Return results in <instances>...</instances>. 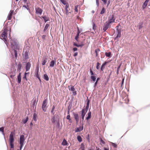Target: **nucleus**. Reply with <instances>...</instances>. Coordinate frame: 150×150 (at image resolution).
<instances>
[{"instance_id":"obj_62","label":"nucleus","mask_w":150,"mask_h":150,"mask_svg":"<svg viewBox=\"0 0 150 150\" xmlns=\"http://www.w3.org/2000/svg\"><path fill=\"white\" fill-rule=\"evenodd\" d=\"M56 126L58 128H59L60 126V123L59 120H58L57 122Z\"/></svg>"},{"instance_id":"obj_32","label":"nucleus","mask_w":150,"mask_h":150,"mask_svg":"<svg viewBox=\"0 0 150 150\" xmlns=\"http://www.w3.org/2000/svg\"><path fill=\"white\" fill-rule=\"evenodd\" d=\"M2 37H7V34L6 31H4L3 32L1 35Z\"/></svg>"},{"instance_id":"obj_63","label":"nucleus","mask_w":150,"mask_h":150,"mask_svg":"<svg viewBox=\"0 0 150 150\" xmlns=\"http://www.w3.org/2000/svg\"><path fill=\"white\" fill-rule=\"evenodd\" d=\"M4 127H0V131L1 132H2L3 131H4Z\"/></svg>"},{"instance_id":"obj_23","label":"nucleus","mask_w":150,"mask_h":150,"mask_svg":"<svg viewBox=\"0 0 150 150\" xmlns=\"http://www.w3.org/2000/svg\"><path fill=\"white\" fill-rule=\"evenodd\" d=\"M91 112L90 111H89L88 112V113L87 116L86 117V119L87 120H88L91 117Z\"/></svg>"},{"instance_id":"obj_41","label":"nucleus","mask_w":150,"mask_h":150,"mask_svg":"<svg viewBox=\"0 0 150 150\" xmlns=\"http://www.w3.org/2000/svg\"><path fill=\"white\" fill-rule=\"evenodd\" d=\"M100 51V50L98 48L97 49H96L95 50V53L96 54V57H97L98 56V52H99Z\"/></svg>"},{"instance_id":"obj_47","label":"nucleus","mask_w":150,"mask_h":150,"mask_svg":"<svg viewBox=\"0 0 150 150\" xmlns=\"http://www.w3.org/2000/svg\"><path fill=\"white\" fill-rule=\"evenodd\" d=\"M90 74L91 76H94V75H96V74H94L93 73V71H92V70L91 68L90 69Z\"/></svg>"},{"instance_id":"obj_45","label":"nucleus","mask_w":150,"mask_h":150,"mask_svg":"<svg viewBox=\"0 0 150 150\" xmlns=\"http://www.w3.org/2000/svg\"><path fill=\"white\" fill-rule=\"evenodd\" d=\"M73 45L74 46H76L77 47H81V45L80 44L78 45L75 42H74L73 43Z\"/></svg>"},{"instance_id":"obj_20","label":"nucleus","mask_w":150,"mask_h":150,"mask_svg":"<svg viewBox=\"0 0 150 150\" xmlns=\"http://www.w3.org/2000/svg\"><path fill=\"white\" fill-rule=\"evenodd\" d=\"M13 12L14 11L13 10L10 11V13L8 17V20H10L12 18V16L13 13Z\"/></svg>"},{"instance_id":"obj_30","label":"nucleus","mask_w":150,"mask_h":150,"mask_svg":"<svg viewBox=\"0 0 150 150\" xmlns=\"http://www.w3.org/2000/svg\"><path fill=\"white\" fill-rule=\"evenodd\" d=\"M37 115L35 113L33 115V120L35 122L37 121Z\"/></svg>"},{"instance_id":"obj_51","label":"nucleus","mask_w":150,"mask_h":150,"mask_svg":"<svg viewBox=\"0 0 150 150\" xmlns=\"http://www.w3.org/2000/svg\"><path fill=\"white\" fill-rule=\"evenodd\" d=\"M16 70L13 71L11 72L10 74H12V75H13L15 76L16 75Z\"/></svg>"},{"instance_id":"obj_53","label":"nucleus","mask_w":150,"mask_h":150,"mask_svg":"<svg viewBox=\"0 0 150 150\" xmlns=\"http://www.w3.org/2000/svg\"><path fill=\"white\" fill-rule=\"evenodd\" d=\"M80 33V31L79 30V28L78 27H77V33L76 34V35L79 36Z\"/></svg>"},{"instance_id":"obj_16","label":"nucleus","mask_w":150,"mask_h":150,"mask_svg":"<svg viewBox=\"0 0 150 150\" xmlns=\"http://www.w3.org/2000/svg\"><path fill=\"white\" fill-rule=\"evenodd\" d=\"M23 2L24 3H26V4L27 5V6H26L25 5H24L23 6V7L25 8L28 10V11H30V9H29V8L28 7V3H26L27 1V0H23Z\"/></svg>"},{"instance_id":"obj_8","label":"nucleus","mask_w":150,"mask_h":150,"mask_svg":"<svg viewBox=\"0 0 150 150\" xmlns=\"http://www.w3.org/2000/svg\"><path fill=\"white\" fill-rule=\"evenodd\" d=\"M25 140L24 136L23 134H22L20 136L19 143L24 144Z\"/></svg>"},{"instance_id":"obj_31","label":"nucleus","mask_w":150,"mask_h":150,"mask_svg":"<svg viewBox=\"0 0 150 150\" xmlns=\"http://www.w3.org/2000/svg\"><path fill=\"white\" fill-rule=\"evenodd\" d=\"M91 79L93 82H95L96 79V77L95 75L91 76Z\"/></svg>"},{"instance_id":"obj_43","label":"nucleus","mask_w":150,"mask_h":150,"mask_svg":"<svg viewBox=\"0 0 150 150\" xmlns=\"http://www.w3.org/2000/svg\"><path fill=\"white\" fill-rule=\"evenodd\" d=\"M60 1L64 5H66V6H67V5L68 4V3H67L64 0H60Z\"/></svg>"},{"instance_id":"obj_5","label":"nucleus","mask_w":150,"mask_h":150,"mask_svg":"<svg viewBox=\"0 0 150 150\" xmlns=\"http://www.w3.org/2000/svg\"><path fill=\"white\" fill-rule=\"evenodd\" d=\"M14 133L11 132L9 135V142H14Z\"/></svg>"},{"instance_id":"obj_35","label":"nucleus","mask_w":150,"mask_h":150,"mask_svg":"<svg viewBox=\"0 0 150 150\" xmlns=\"http://www.w3.org/2000/svg\"><path fill=\"white\" fill-rule=\"evenodd\" d=\"M49 26L50 25L48 24L47 23L46 24L43 30L44 32H45L46 30Z\"/></svg>"},{"instance_id":"obj_49","label":"nucleus","mask_w":150,"mask_h":150,"mask_svg":"<svg viewBox=\"0 0 150 150\" xmlns=\"http://www.w3.org/2000/svg\"><path fill=\"white\" fill-rule=\"evenodd\" d=\"M121 36V33H117V35L116 38H115L114 40H116V39L118 38H120Z\"/></svg>"},{"instance_id":"obj_13","label":"nucleus","mask_w":150,"mask_h":150,"mask_svg":"<svg viewBox=\"0 0 150 150\" xmlns=\"http://www.w3.org/2000/svg\"><path fill=\"white\" fill-rule=\"evenodd\" d=\"M81 119L82 120V121H83L84 119V117L86 114V112H84V109H82V110L81 111Z\"/></svg>"},{"instance_id":"obj_7","label":"nucleus","mask_w":150,"mask_h":150,"mask_svg":"<svg viewBox=\"0 0 150 150\" xmlns=\"http://www.w3.org/2000/svg\"><path fill=\"white\" fill-rule=\"evenodd\" d=\"M36 13L37 14H39L41 15L42 12V9L39 7L37 8H35Z\"/></svg>"},{"instance_id":"obj_10","label":"nucleus","mask_w":150,"mask_h":150,"mask_svg":"<svg viewBox=\"0 0 150 150\" xmlns=\"http://www.w3.org/2000/svg\"><path fill=\"white\" fill-rule=\"evenodd\" d=\"M38 99V98H37ZM38 101V99L36 100V99H35L34 100L32 104V107L33 109L35 108V109L36 108V105L37 104V102Z\"/></svg>"},{"instance_id":"obj_56","label":"nucleus","mask_w":150,"mask_h":150,"mask_svg":"<svg viewBox=\"0 0 150 150\" xmlns=\"http://www.w3.org/2000/svg\"><path fill=\"white\" fill-rule=\"evenodd\" d=\"M67 120H69V122H70V121H71V118H70V116L69 115V114H68V115L67 116Z\"/></svg>"},{"instance_id":"obj_42","label":"nucleus","mask_w":150,"mask_h":150,"mask_svg":"<svg viewBox=\"0 0 150 150\" xmlns=\"http://www.w3.org/2000/svg\"><path fill=\"white\" fill-rule=\"evenodd\" d=\"M105 12V9L104 7H103L101 10V11L100 12V14H103Z\"/></svg>"},{"instance_id":"obj_38","label":"nucleus","mask_w":150,"mask_h":150,"mask_svg":"<svg viewBox=\"0 0 150 150\" xmlns=\"http://www.w3.org/2000/svg\"><path fill=\"white\" fill-rule=\"evenodd\" d=\"M80 149H81V150H85V146L84 144L83 143H82L80 146Z\"/></svg>"},{"instance_id":"obj_4","label":"nucleus","mask_w":150,"mask_h":150,"mask_svg":"<svg viewBox=\"0 0 150 150\" xmlns=\"http://www.w3.org/2000/svg\"><path fill=\"white\" fill-rule=\"evenodd\" d=\"M115 19V18L114 15H112L110 17L108 18V22L110 24L111 23L114 22Z\"/></svg>"},{"instance_id":"obj_57","label":"nucleus","mask_w":150,"mask_h":150,"mask_svg":"<svg viewBox=\"0 0 150 150\" xmlns=\"http://www.w3.org/2000/svg\"><path fill=\"white\" fill-rule=\"evenodd\" d=\"M100 65V63L99 62H98L97 63L96 66V68L97 69H99V66Z\"/></svg>"},{"instance_id":"obj_18","label":"nucleus","mask_w":150,"mask_h":150,"mask_svg":"<svg viewBox=\"0 0 150 150\" xmlns=\"http://www.w3.org/2000/svg\"><path fill=\"white\" fill-rule=\"evenodd\" d=\"M21 73L19 72V74L17 76V81L18 83H20L21 81Z\"/></svg>"},{"instance_id":"obj_9","label":"nucleus","mask_w":150,"mask_h":150,"mask_svg":"<svg viewBox=\"0 0 150 150\" xmlns=\"http://www.w3.org/2000/svg\"><path fill=\"white\" fill-rule=\"evenodd\" d=\"M73 114L76 122L78 123L79 120V115L78 114L74 112L73 113Z\"/></svg>"},{"instance_id":"obj_14","label":"nucleus","mask_w":150,"mask_h":150,"mask_svg":"<svg viewBox=\"0 0 150 150\" xmlns=\"http://www.w3.org/2000/svg\"><path fill=\"white\" fill-rule=\"evenodd\" d=\"M149 1V0H146L143 3V5L142 6V8L143 9L145 8L147 5V4Z\"/></svg>"},{"instance_id":"obj_15","label":"nucleus","mask_w":150,"mask_h":150,"mask_svg":"<svg viewBox=\"0 0 150 150\" xmlns=\"http://www.w3.org/2000/svg\"><path fill=\"white\" fill-rule=\"evenodd\" d=\"M56 64V60L55 58L54 60H52L50 63V67H53Z\"/></svg>"},{"instance_id":"obj_37","label":"nucleus","mask_w":150,"mask_h":150,"mask_svg":"<svg viewBox=\"0 0 150 150\" xmlns=\"http://www.w3.org/2000/svg\"><path fill=\"white\" fill-rule=\"evenodd\" d=\"M87 98L86 100V101L87 102L86 103V107H89V103H90V100L88 98V97H87Z\"/></svg>"},{"instance_id":"obj_46","label":"nucleus","mask_w":150,"mask_h":150,"mask_svg":"<svg viewBox=\"0 0 150 150\" xmlns=\"http://www.w3.org/2000/svg\"><path fill=\"white\" fill-rule=\"evenodd\" d=\"M10 144L11 148V149H13L14 147V142H10Z\"/></svg>"},{"instance_id":"obj_24","label":"nucleus","mask_w":150,"mask_h":150,"mask_svg":"<svg viewBox=\"0 0 150 150\" xmlns=\"http://www.w3.org/2000/svg\"><path fill=\"white\" fill-rule=\"evenodd\" d=\"M42 18L44 19L45 23L49 21V18L48 17H47L46 16H42Z\"/></svg>"},{"instance_id":"obj_48","label":"nucleus","mask_w":150,"mask_h":150,"mask_svg":"<svg viewBox=\"0 0 150 150\" xmlns=\"http://www.w3.org/2000/svg\"><path fill=\"white\" fill-rule=\"evenodd\" d=\"M96 29V25L94 23H93V29L95 30Z\"/></svg>"},{"instance_id":"obj_44","label":"nucleus","mask_w":150,"mask_h":150,"mask_svg":"<svg viewBox=\"0 0 150 150\" xmlns=\"http://www.w3.org/2000/svg\"><path fill=\"white\" fill-rule=\"evenodd\" d=\"M28 117H27L25 119L23 120V123L24 124L26 123L28 121Z\"/></svg>"},{"instance_id":"obj_29","label":"nucleus","mask_w":150,"mask_h":150,"mask_svg":"<svg viewBox=\"0 0 150 150\" xmlns=\"http://www.w3.org/2000/svg\"><path fill=\"white\" fill-rule=\"evenodd\" d=\"M43 78L46 81H48L49 80V77L46 74H45L44 75Z\"/></svg>"},{"instance_id":"obj_58","label":"nucleus","mask_w":150,"mask_h":150,"mask_svg":"<svg viewBox=\"0 0 150 150\" xmlns=\"http://www.w3.org/2000/svg\"><path fill=\"white\" fill-rule=\"evenodd\" d=\"M88 107H86L85 108H83L82 109H84V112H86V113L88 110Z\"/></svg>"},{"instance_id":"obj_52","label":"nucleus","mask_w":150,"mask_h":150,"mask_svg":"<svg viewBox=\"0 0 150 150\" xmlns=\"http://www.w3.org/2000/svg\"><path fill=\"white\" fill-rule=\"evenodd\" d=\"M69 90L72 91H75V88L74 86H71V87L69 88Z\"/></svg>"},{"instance_id":"obj_19","label":"nucleus","mask_w":150,"mask_h":150,"mask_svg":"<svg viewBox=\"0 0 150 150\" xmlns=\"http://www.w3.org/2000/svg\"><path fill=\"white\" fill-rule=\"evenodd\" d=\"M22 65L19 62L17 65V71H19V72L21 71V67H22Z\"/></svg>"},{"instance_id":"obj_55","label":"nucleus","mask_w":150,"mask_h":150,"mask_svg":"<svg viewBox=\"0 0 150 150\" xmlns=\"http://www.w3.org/2000/svg\"><path fill=\"white\" fill-rule=\"evenodd\" d=\"M55 108V106L54 105L52 107L51 111V112L52 113H53V114H54V110Z\"/></svg>"},{"instance_id":"obj_33","label":"nucleus","mask_w":150,"mask_h":150,"mask_svg":"<svg viewBox=\"0 0 150 150\" xmlns=\"http://www.w3.org/2000/svg\"><path fill=\"white\" fill-rule=\"evenodd\" d=\"M68 143L67 141L65 139H64L62 143V144L63 145L65 146Z\"/></svg>"},{"instance_id":"obj_40","label":"nucleus","mask_w":150,"mask_h":150,"mask_svg":"<svg viewBox=\"0 0 150 150\" xmlns=\"http://www.w3.org/2000/svg\"><path fill=\"white\" fill-rule=\"evenodd\" d=\"M51 120L53 123H54L56 121V118L54 116L52 117L51 119Z\"/></svg>"},{"instance_id":"obj_26","label":"nucleus","mask_w":150,"mask_h":150,"mask_svg":"<svg viewBox=\"0 0 150 150\" xmlns=\"http://www.w3.org/2000/svg\"><path fill=\"white\" fill-rule=\"evenodd\" d=\"M143 22H140L139 23V25L137 26L139 30L141 29L143 27Z\"/></svg>"},{"instance_id":"obj_28","label":"nucleus","mask_w":150,"mask_h":150,"mask_svg":"<svg viewBox=\"0 0 150 150\" xmlns=\"http://www.w3.org/2000/svg\"><path fill=\"white\" fill-rule=\"evenodd\" d=\"M116 31L117 32V33H121V28H119V26L117 25L116 27Z\"/></svg>"},{"instance_id":"obj_17","label":"nucleus","mask_w":150,"mask_h":150,"mask_svg":"<svg viewBox=\"0 0 150 150\" xmlns=\"http://www.w3.org/2000/svg\"><path fill=\"white\" fill-rule=\"evenodd\" d=\"M83 129V127L82 126H79V127H77L76 129L75 130V132H80L82 131Z\"/></svg>"},{"instance_id":"obj_6","label":"nucleus","mask_w":150,"mask_h":150,"mask_svg":"<svg viewBox=\"0 0 150 150\" xmlns=\"http://www.w3.org/2000/svg\"><path fill=\"white\" fill-rule=\"evenodd\" d=\"M110 24H109L108 22H106L104 25L103 27V30L104 32L106 31V30L108 29L109 27V26L110 25Z\"/></svg>"},{"instance_id":"obj_27","label":"nucleus","mask_w":150,"mask_h":150,"mask_svg":"<svg viewBox=\"0 0 150 150\" xmlns=\"http://www.w3.org/2000/svg\"><path fill=\"white\" fill-rule=\"evenodd\" d=\"M107 62H105L102 64L100 68V70L101 71H103L105 68V66Z\"/></svg>"},{"instance_id":"obj_34","label":"nucleus","mask_w":150,"mask_h":150,"mask_svg":"<svg viewBox=\"0 0 150 150\" xmlns=\"http://www.w3.org/2000/svg\"><path fill=\"white\" fill-rule=\"evenodd\" d=\"M105 55L107 57H110L111 56V52H106Z\"/></svg>"},{"instance_id":"obj_39","label":"nucleus","mask_w":150,"mask_h":150,"mask_svg":"<svg viewBox=\"0 0 150 150\" xmlns=\"http://www.w3.org/2000/svg\"><path fill=\"white\" fill-rule=\"evenodd\" d=\"M14 50V52L15 53V57L16 58H17L18 56L17 52L16 50L17 49H13Z\"/></svg>"},{"instance_id":"obj_3","label":"nucleus","mask_w":150,"mask_h":150,"mask_svg":"<svg viewBox=\"0 0 150 150\" xmlns=\"http://www.w3.org/2000/svg\"><path fill=\"white\" fill-rule=\"evenodd\" d=\"M39 67L37 66L36 69L35 70V75L36 76V77L38 78L40 81H41V80L40 77L39 75L38 72H39Z\"/></svg>"},{"instance_id":"obj_64","label":"nucleus","mask_w":150,"mask_h":150,"mask_svg":"<svg viewBox=\"0 0 150 150\" xmlns=\"http://www.w3.org/2000/svg\"><path fill=\"white\" fill-rule=\"evenodd\" d=\"M79 38V36H77L76 35L75 37V40H76V41H78Z\"/></svg>"},{"instance_id":"obj_12","label":"nucleus","mask_w":150,"mask_h":150,"mask_svg":"<svg viewBox=\"0 0 150 150\" xmlns=\"http://www.w3.org/2000/svg\"><path fill=\"white\" fill-rule=\"evenodd\" d=\"M31 66V65L29 62H28L26 64L25 69L26 71H28L29 70Z\"/></svg>"},{"instance_id":"obj_21","label":"nucleus","mask_w":150,"mask_h":150,"mask_svg":"<svg viewBox=\"0 0 150 150\" xmlns=\"http://www.w3.org/2000/svg\"><path fill=\"white\" fill-rule=\"evenodd\" d=\"M43 60L42 62V65H44L47 62V57H43Z\"/></svg>"},{"instance_id":"obj_60","label":"nucleus","mask_w":150,"mask_h":150,"mask_svg":"<svg viewBox=\"0 0 150 150\" xmlns=\"http://www.w3.org/2000/svg\"><path fill=\"white\" fill-rule=\"evenodd\" d=\"M96 4L97 6L98 7L99 6V0H96Z\"/></svg>"},{"instance_id":"obj_22","label":"nucleus","mask_w":150,"mask_h":150,"mask_svg":"<svg viewBox=\"0 0 150 150\" xmlns=\"http://www.w3.org/2000/svg\"><path fill=\"white\" fill-rule=\"evenodd\" d=\"M69 4H68L67 6H65L66 14V15H68L69 13H71L70 12H69V11L70 10V9L69 8V10H67V8H69Z\"/></svg>"},{"instance_id":"obj_36","label":"nucleus","mask_w":150,"mask_h":150,"mask_svg":"<svg viewBox=\"0 0 150 150\" xmlns=\"http://www.w3.org/2000/svg\"><path fill=\"white\" fill-rule=\"evenodd\" d=\"M77 139L78 141L79 142H81L82 141V138L80 135H78L77 136Z\"/></svg>"},{"instance_id":"obj_2","label":"nucleus","mask_w":150,"mask_h":150,"mask_svg":"<svg viewBox=\"0 0 150 150\" xmlns=\"http://www.w3.org/2000/svg\"><path fill=\"white\" fill-rule=\"evenodd\" d=\"M47 99H45L43 102L42 105V110L44 112L46 111V108L47 107Z\"/></svg>"},{"instance_id":"obj_54","label":"nucleus","mask_w":150,"mask_h":150,"mask_svg":"<svg viewBox=\"0 0 150 150\" xmlns=\"http://www.w3.org/2000/svg\"><path fill=\"white\" fill-rule=\"evenodd\" d=\"M111 144H112V145L114 147V148H116L117 147V145L114 143L113 142H111Z\"/></svg>"},{"instance_id":"obj_50","label":"nucleus","mask_w":150,"mask_h":150,"mask_svg":"<svg viewBox=\"0 0 150 150\" xmlns=\"http://www.w3.org/2000/svg\"><path fill=\"white\" fill-rule=\"evenodd\" d=\"M20 146L19 147V149H18V150H21L24 144L23 143H20Z\"/></svg>"},{"instance_id":"obj_11","label":"nucleus","mask_w":150,"mask_h":150,"mask_svg":"<svg viewBox=\"0 0 150 150\" xmlns=\"http://www.w3.org/2000/svg\"><path fill=\"white\" fill-rule=\"evenodd\" d=\"M23 57L25 59L29 58V56L28 55V52L27 51H25L23 53Z\"/></svg>"},{"instance_id":"obj_25","label":"nucleus","mask_w":150,"mask_h":150,"mask_svg":"<svg viewBox=\"0 0 150 150\" xmlns=\"http://www.w3.org/2000/svg\"><path fill=\"white\" fill-rule=\"evenodd\" d=\"M100 79V78L99 77H98L97 78L96 82L94 84V85L93 86V87L95 89L96 86H97V84H98V81Z\"/></svg>"},{"instance_id":"obj_59","label":"nucleus","mask_w":150,"mask_h":150,"mask_svg":"<svg viewBox=\"0 0 150 150\" xmlns=\"http://www.w3.org/2000/svg\"><path fill=\"white\" fill-rule=\"evenodd\" d=\"M78 6H79L77 5L75 7V11L76 12H77L78 11Z\"/></svg>"},{"instance_id":"obj_61","label":"nucleus","mask_w":150,"mask_h":150,"mask_svg":"<svg viewBox=\"0 0 150 150\" xmlns=\"http://www.w3.org/2000/svg\"><path fill=\"white\" fill-rule=\"evenodd\" d=\"M71 109V107L69 106H68V110H67V114H69V111H70Z\"/></svg>"},{"instance_id":"obj_1","label":"nucleus","mask_w":150,"mask_h":150,"mask_svg":"<svg viewBox=\"0 0 150 150\" xmlns=\"http://www.w3.org/2000/svg\"><path fill=\"white\" fill-rule=\"evenodd\" d=\"M11 47L12 49H17L18 47V44L17 40L14 39L13 40H11Z\"/></svg>"}]
</instances>
